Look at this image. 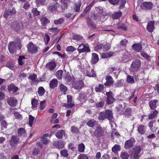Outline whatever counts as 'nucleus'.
<instances>
[{
    "label": "nucleus",
    "instance_id": "obj_1",
    "mask_svg": "<svg viewBox=\"0 0 159 159\" xmlns=\"http://www.w3.org/2000/svg\"><path fill=\"white\" fill-rule=\"evenodd\" d=\"M106 118L109 120L112 119V113L111 111L108 110L100 113L98 117L100 120H103Z\"/></svg>",
    "mask_w": 159,
    "mask_h": 159
},
{
    "label": "nucleus",
    "instance_id": "obj_2",
    "mask_svg": "<svg viewBox=\"0 0 159 159\" xmlns=\"http://www.w3.org/2000/svg\"><path fill=\"white\" fill-rule=\"evenodd\" d=\"M141 65V62L139 59H136L133 61L129 70L132 72L137 71L139 69Z\"/></svg>",
    "mask_w": 159,
    "mask_h": 159
},
{
    "label": "nucleus",
    "instance_id": "obj_3",
    "mask_svg": "<svg viewBox=\"0 0 159 159\" xmlns=\"http://www.w3.org/2000/svg\"><path fill=\"white\" fill-rule=\"evenodd\" d=\"M141 148L139 146H135L131 152V155L134 159H138L140 156V153L141 151Z\"/></svg>",
    "mask_w": 159,
    "mask_h": 159
},
{
    "label": "nucleus",
    "instance_id": "obj_4",
    "mask_svg": "<svg viewBox=\"0 0 159 159\" xmlns=\"http://www.w3.org/2000/svg\"><path fill=\"white\" fill-rule=\"evenodd\" d=\"M27 48L28 52L32 54L37 52L38 50V47L31 42L28 45Z\"/></svg>",
    "mask_w": 159,
    "mask_h": 159
},
{
    "label": "nucleus",
    "instance_id": "obj_5",
    "mask_svg": "<svg viewBox=\"0 0 159 159\" xmlns=\"http://www.w3.org/2000/svg\"><path fill=\"white\" fill-rule=\"evenodd\" d=\"M19 138L17 136L13 135L9 140V143L12 148L15 147L19 142Z\"/></svg>",
    "mask_w": 159,
    "mask_h": 159
},
{
    "label": "nucleus",
    "instance_id": "obj_6",
    "mask_svg": "<svg viewBox=\"0 0 159 159\" xmlns=\"http://www.w3.org/2000/svg\"><path fill=\"white\" fill-rule=\"evenodd\" d=\"M84 83L82 80L75 81L72 84V86L75 89L79 90L83 87Z\"/></svg>",
    "mask_w": 159,
    "mask_h": 159
},
{
    "label": "nucleus",
    "instance_id": "obj_7",
    "mask_svg": "<svg viewBox=\"0 0 159 159\" xmlns=\"http://www.w3.org/2000/svg\"><path fill=\"white\" fill-rule=\"evenodd\" d=\"M59 6L58 3L56 2L51 3L48 8V10L50 12H54L57 9Z\"/></svg>",
    "mask_w": 159,
    "mask_h": 159
},
{
    "label": "nucleus",
    "instance_id": "obj_8",
    "mask_svg": "<svg viewBox=\"0 0 159 159\" xmlns=\"http://www.w3.org/2000/svg\"><path fill=\"white\" fill-rule=\"evenodd\" d=\"M134 139H131L126 141L125 143L124 148L125 149H128L132 147L134 145Z\"/></svg>",
    "mask_w": 159,
    "mask_h": 159
},
{
    "label": "nucleus",
    "instance_id": "obj_9",
    "mask_svg": "<svg viewBox=\"0 0 159 159\" xmlns=\"http://www.w3.org/2000/svg\"><path fill=\"white\" fill-rule=\"evenodd\" d=\"M78 50L79 53L89 52L90 51L89 47L84 44H81L79 45Z\"/></svg>",
    "mask_w": 159,
    "mask_h": 159
},
{
    "label": "nucleus",
    "instance_id": "obj_10",
    "mask_svg": "<svg viewBox=\"0 0 159 159\" xmlns=\"http://www.w3.org/2000/svg\"><path fill=\"white\" fill-rule=\"evenodd\" d=\"M106 95L107 97V102L108 104H111L116 101V99L112 96L111 92H107Z\"/></svg>",
    "mask_w": 159,
    "mask_h": 159
},
{
    "label": "nucleus",
    "instance_id": "obj_11",
    "mask_svg": "<svg viewBox=\"0 0 159 159\" xmlns=\"http://www.w3.org/2000/svg\"><path fill=\"white\" fill-rule=\"evenodd\" d=\"M104 133V130L100 126L96 128L94 132L95 135L98 137L103 136Z\"/></svg>",
    "mask_w": 159,
    "mask_h": 159
},
{
    "label": "nucleus",
    "instance_id": "obj_12",
    "mask_svg": "<svg viewBox=\"0 0 159 159\" xmlns=\"http://www.w3.org/2000/svg\"><path fill=\"white\" fill-rule=\"evenodd\" d=\"M141 8L144 10L151 9L152 7V3L148 2H143L140 5Z\"/></svg>",
    "mask_w": 159,
    "mask_h": 159
},
{
    "label": "nucleus",
    "instance_id": "obj_13",
    "mask_svg": "<svg viewBox=\"0 0 159 159\" xmlns=\"http://www.w3.org/2000/svg\"><path fill=\"white\" fill-rule=\"evenodd\" d=\"M8 48L11 53H14L16 48V44L13 42H10L8 44Z\"/></svg>",
    "mask_w": 159,
    "mask_h": 159
},
{
    "label": "nucleus",
    "instance_id": "obj_14",
    "mask_svg": "<svg viewBox=\"0 0 159 159\" xmlns=\"http://www.w3.org/2000/svg\"><path fill=\"white\" fill-rule=\"evenodd\" d=\"M7 102L8 104L11 107L15 106L17 104V99L13 97L8 98L7 100Z\"/></svg>",
    "mask_w": 159,
    "mask_h": 159
},
{
    "label": "nucleus",
    "instance_id": "obj_15",
    "mask_svg": "<svg viewBox=\"0 0 159 159\" xmlns=\"http://www.w3.org/2000/svg\"><path fill=\"white\" fill-rule=\"evenodd\" d=\"M66 143L63 141H60L58 142H55L53 143V145L56 148L61 149L64 148V145Z\"/></svg>",
    "mask_w": 159,
    "mask_h": 159
},
{
    "label": "nucleus",
    "instance_id": "obj_16",
    "mask_svg": "<svg viewBox=\"0 0 159 159\" xmlns=\"http://www.w3.org/2000/svg\"><path fill=\"white\" fill-rule=\"evenodd\" d=\"M155 22L154 21H151L148 23L147 27V30L150 32H152L155 29L154 25Z\"/></svg>",
    "mask_w": 159,
    "mask_h": 159
},
{
    "label": "nucleus",
    "instance_id": "obj_17",
    "mask_svg": "<svg viewBox=\"0 0 159 159\" xmlns=\"http://www.w3.org/2000/svg\"><path fill=\"white\" fill-rule=\"evenodd\" d=\"M88 98V95L86 93L81 92L79 94L78 99L80 101L84 102Z\"/></svg>",
    "mask_w": 159,
    "mask_h": 159
},
{
    "label": "nucleus",
    "instance_id": "obj_18",
    "mask_svg": "<svg viewBox=\"0 0 159 159\" xmlns=\"http://www.w3.org/2000/svg\"><path fill=\"white\" fill-rule=\"evenodd\" d=\"M146 127L143 125H140L138 127L137 130L140 134H143L145 133L146 130Z\"/></svg>",
    "mask_w": 159,
    "mask_h": 159
},
{
    "label": "nucleus",
    "instance_id": "obj_19",
    "mask_svg": "<svg viewBox=\"0 0 159 159\" xmlns=\"http://www.w3.org/2000/svg\"><path fill=\"white\" fill-rule=\"evenodd\" d=\"M132 47L133 49L137 52H140L142 49V46L140 43L134 44Z\"/></svg>",
    "mask_w": 159,
    "mask_h": 159
},
{
    "label": "nucleus",
    "instance_id": "obj_20",
    "mask_svg": "<svg viewBox=\"0 0 159 159\" xmlns=\"http://www.w3.org/2000/svg\"><path fill=\"white\" fill-rule=\"evenodd\" d=\"M99 60L98 55L95 53H92V57L91 60V63L95 64L97 63Z\"/></svg>",
    "mask_w": 159,
    "mask_h": 159
},
{
    "label": "nucleus",
    "instance_id": "obj_21",
    "mask_svg": "<svg viewBox=\"0 0 159 159\" xmlns=\"http://www.w3.org/2000/svg\"><path fill=\"white\" fill-rule=\"evenodd\" d=\"M106 80V81L104 83V84L106 86H109L113 84L114 82L113 79L112 77L110 75L107 76Z\"/></svg>",
    "mask_w": 159,
    "mask_h": 159
},
{
    "label": "nucleus",
    "instance_id": "obj_22",
    "mask_svg": "<svg viewBox=\"0 0 159 159\" xmlns=\"http://www.w3.org/2000/svg\"><path fill=\"white\" fill-rule=\"evenodd\" d=\"M55 135L57 138L61 139L62 138L63 136L65 135V131L63 130H58L56 133Z\"/></svg>",
    "mask_w": 159,
    "mask_h": 159
},
{
    "label": "nucleus",
    "instance_id": "obj_23",
    "mask_svg": "<svg viewBox=\"0 0 159 159\" xmlns=\"http://www.w3.org/2000/svg\"><path fill=\"white\" fill-rule=\"evenodd\" d=\"M17 133L19 136H26L27 134L25 129L23 128H19L18 129Z\"/></svg>",
    "mask_w": 159,
    "mask_h": 159
},
{
    "label": "nucleus",
    "instance_id": "obj_24",
    "mask_svg": "<svg viewBox=\"0 0 159 159\" xmlns=\"http://www.w3.org/2000/svg\"><path fill=\"white\" fill-rule=\"evenodd\" d=\"M104 88L103 84H99L96 86L95 89L96 92H102L103 91Z\"/></svg>",
    "mask_w": 159,
    "mask_h": 159
},
{
    "label": "nucleus",
    "instance_id": "obj_25",
    "mask_svg": "<svg viewBox=\"0 0 159 159\" xmlns=\"http://www.w3.org/2000/svg\"><path fill=\"white\" fill-rule=\"evenodd\" d=\"M17 87L13 84H11L8 86V90L9 91H12L13 93L16 92L18 90Z\"/></svg>",
    "mask_w": 159,
    "mask_h": 159
},
{
    "label": "nucleus",
    "instance_id": "obj_26",
    "mask_svg": "<svg viewBox=\"0 0 159 159\" xmlns=\"http://www.w3.org/2000/svg\"><path fill=\"white\" fill-rule=\"evenodd\" d=\"M58 84V81L57 79H53L50 82L49 86L50 88L54 89L57 86Z\"/></svg>",
    "mask_w": 159,
    "mask_h": 159
},
{
    "label": "nucleus",
    "instance_id": "obj_27",
    "mask_svg": "<svg viewBox=\"0 0 159 159\" xmlns=\"http://www.w3.org/2000/svg\"><path fill=\"white\" fill-rule=\"evenodd\" d=\"M67 102L66 105L69 108L72 107L74 105L71 103L72 102V97L70 95H67Z\"/></svg>",
    "mask_w": 159,
    "mask_h": 159
},
{
    "label": "nucleus",
    "instance_id": "obj_28",
    "mask_svg": "<svg viewBox=\"0 0 159 159\" xmlns=\"http://www.w3.org/2000/svg\"><path fill=\"white\" fill-rule=\"evenodd\" d=\"M113 54L114 52H105L102 53V54L101 57L102 58H107L108 57H110L113 55Z\"/></svg>",
    "mask_w": 159,
    "mask_h": 159
},
{
    "label": "nucleus",
    "instance_id": "obj_29",
    "mask_svg": "<svg viewBox=\"0 0 159 159\" xmlns=\"http://www.w3.org/2000/svg\"><path fill=\"white\" fill-rule=\"evenodd\" d=\"M56 66V64L55 62H49L47 64L46 67L50 70H52L55 68Z\"/></svg>",
    "mask_w": 159,
    "mask_h": 159
},
{
    "label": "nucleus",
    "instance_id": "obj_30",
    "mask_svg": "<svg viewBox=\"0 0 159 159\" xmlns=\"http://www.w3.org/2000/svg\"><path fill=\"white\" fill-rule=\"evenodd\" d=\"M122 13L120 11L115 12L113 13L112 15L113 19H118L121 16Z\"/></svg>",
    "mask_w": 159,
    "mask_h": 159
},
{
    "label": "nucleus",
    "instance_id": "obj_31",
    "mask_svg": "<svg viewBox=\"0 0 159 159\" xmlns=\"http://www.w3.org/2000/svg\"><path fill=\"white\" fill-rule=\"evenodd\" d=\"M81 5V0H78V3L75 2L74 8V10L76 12L79 11L80 9Z\"/></svg>",
    "mask_w": 159,
    "mask_h": 159
},
{
    "label": "nucleus",
    "instance_id": "obj_32",
    "mask_svg": "<svg viewBox=\"0 0 159 159\" xmlns=\"http://www.w3.org/2000/svg\"><path fill=\"white\" fill-rule=\"evenodd\" d=\"M157 102L158 100H155L153 101H151L149 102V106L151 109H154L156 108V103Z\"/></svg>",
    "mask_w": 159,
    "mask_h": 159
},
{
    "label": "nucleus",
    "instance_id": "obj_33",
    "mask_svg": "<svg viewBox=\"0 0 159 159\" xmlns=\"http://www.w3.org/2000/svg\"><path fill=\"white\" fill-rule=\"evenodd\" d=\"M49 135V134H46L43 135L41 138L43 143L44 144H46L49 141V139L47 138V137Z\"/></svg>",
    "mask_w": 159,
    "mask_h": 159
},
{
    "label": "nucleus",
    "instance_id": "obj_34",
    "mask_svg": "<svg viewBox=\"0 0 159 159\" xmlns=\"http://www.w3.org/2000/svg\"><path fill=\"white\" fill-rule=\"evenodd\" d=\"M70 0H61V2L62 3L61 7L64 9L68 7V4L70 2Z\"/></svg>",
    "mask_w": 159,
    "mask_h": 159
},
{
    "label": "nucleus",
    "instance_id": "obj_35",
    "mask_svg": "<svg viewBox=\"0 0 159 159\" xmlns=\"http://www.w3.org/2000/svg\"><path fill=\"white\" fill-rule=\"evenodd\" d=\"M38 104V101L35 98L32 99L31 101L32 108V109H35L37 107Z\"/></svg>",
    "mask_w": 159,
    "mask_h": 159
},
{
    "label": "nucleus",
    "instance_id": "obj_36",
    "mask_svg": "<svg viewBox=\"0 0 159 159\" xmlns=\"http://www.w3.org/2000/svg\"><path fill=\"white\" fill-rule=\"evenodd\" d=\"M0 123L1 124V128L2 130L4 129L7 128L8 124L6 121L3 120L0 122Z\"/></svg>",
    "mask_w": 159,
    "mask_h": 159
},
{
    "label": "nucleus",
    "instance_id": "obj_37",
    "mask_svg": "<svg viewBox=\"0 0 159 159\" xmlns=\"http://www.w3.org/2000/svg\"><path fill=\"white\" fill-rule=\"evenodd\" d=\"M104 105V101L103 99H101L99 102H98L96 104V106L98 107H102Z\"/></svg>",
    "mask_w": 159,
    "mask_h": 159
},
{
    "label": "nucleus",
    "instance_id": "obj_38",
    "mask_svg": "<svg viewBox=\"0 0 159 159\" xmlns=\"http://www.w3.org/2000/svg\"><path fill=\"white\" fill-rule=\"evenodd\" d=\"M158 111L157 110H154L152 113L148 115V119L152 120L155 118L156 115L157 114Z\"/></svg>",
    "mask_w": 159,
    "mask_h": 159
},
{
    "label": "nucleus",
    "instance_id": "obj_39",
    "mask_svg": "<svg viewBox=\"0 0 159 159\" xmlns=\"http://www.w3.org/2000/svg\"><path fill=\"white\" fill-rule=\"evenodd\" d=\"M97 121L93 120H90L88 121L86 124L90 127H93L97 124Z\"/></svg>",
    "mask_w": 159,
    "mask_h": 159
},
{
    "label": "nucleus",
    "instance_id": "obj_40",
    "mask_svg": "<svg viewBox=\"0 0 159 159\" xmlns=\"http://www.w3.org/2000/svg\"><path fill=\"white\" fill-rule=\"evenodd\" d=\"M45 90L42 87H39L38 89V92L39 96H41L44 94Z\"/></svg>",
    "mask_w": 159,
    "mask_h": 159
},
{
    "label": "nucleus",
    "instance_id": "obj_41",
    "mask_svg": "<svg viewBox=\"0 0 159 159\" xmlns=\"http://www.w3.org/2000/svg\"><path fill=\"white\" fill-rule=\"evenodd\" d=\"M59 88L60 90L63 93L66 92L67 90V87L62 84H60Z\"/></svg>",
    "mask_w": 159,
    "mask_h": 159
},
{
    "label": "nucleus",
    "instance_id": "obj_42",
    "mask_svg": "<svg viewBox=\"0 0 159 159\" xmlns=\"http://www.w3.org/2000/svg\"><path fill=\"white\" fill-rule=\"evenodd\" d=\"M86 75L90 77H94L95 76V74L93 69H91L90 72L87 71L86 73Z\"/></svg>",
    "mask_w": 159,
    "mask_h": 159
},
{
    "label": "nucleus",
    "instance_id": "obj_43",
    "mask_svg": "<svg viewBox=\"0 0 159 159\" xmlns=\"http://www.w3.org/2000/svg\"><path fill=\"white\" fill-rule=\"evenodd\" d=\"M120 150V146L117 144H116L112 149V150L113 152L116 153L118 151Z\"/></svg>",
    "mask_w": 159,
    "mask_h": 159
},
{
    "label": "nucleus",
    "instance_id": "obj_44",
    "mask_svg": "<svg viewBox=\"0 0 159 159\" xmlns=\"http://www.w3.org/2000/svg\"><path fill=\"white\" fill-rule=\"evenodd\" d=\"M41 24L44 25H46L49 21L48 19L45 17H43L40 19Z\"/></svg>",
    "mask_w": 159,
    "mask_h": 159
},
{
    "label": "nucleus",
    "instance_id": "obj_45",
    "mask_svg": "<svg viewBox=\"0 0 159 159\" xmlns=\"http://www.w3.org/2000/svg\"><path fill=\"white\" fill-rule=\"evenodd\" d=\"M46 0H36V3L38 6H39L40 5H44Z\"/></svg>",
    "mask_w": 159,
    "mask_h": 159
},
{
    "label": "nucleus",
    "instance_id": "obj_46",
    "mask_svg": "<svg viewBox=\"0 0 159 159\" xmlns=\"http://www.w3.org/2000/svg\"><path fill=\"white\" fill-rule=\"evenodd\" d=\"M14 116L16 119L21 120L22 119V116L19 112H14Z\"/></svg>",
    "mask_w": 159,
    "mask_h": 159
},
{
    "label": "nucleus",
    "instance_id": "obj_47",
    "mask_svg": "<svg viewBox=\"0 0 159 159\" xmlns=\"http://www.w3.org/2000/svg\"><path fill=\"white\" fill-rule=\"evenodd\" d=\"M127 81L128 83H129L133 84L134 82V78L130 75L127 76Z\"/></svg>",
    "mask_w": 159,
    "mask_h": 159
},
{
    "label": "nucleus",
    "instance_id": "obj_48",
    "mask_svg": "<svg viewBox=\"0 0 159 159\" xmlns=\"http://www.w3.org/2000/svg\"><path fill=\"white\" fill-rule=\"evenodd\" d=\"M34 120V117H33L31 115L29 116V121L28 123L30 126L31 127L32 126Z\"/></svg>",
    "mask_w": 159,
    "mask_h": 159
},
{
    "label": "nucleus",
    "instance_id": "obj_49",
    "mask_svg": "<svg viewBox=\"0 0 159 159\" xmlns=\"http://www.w3.org/2000/svg\"><path fill=\"white\" fill-rule=\"evenodd\" d=\"M83 39V36H80L78 34L72 36V39H73L76 40L77 41L82 40Z\"/></svg>",
    "mask_w": 159,
    "mask_h": 159
},
{
    "label": "nucleus",
    "instance_id": "obj_50",
    "mask_svg": "<svg viewBox=\"0 0 159 159\" xmlns=\"http://www.w3.org/2000/svg\"><path fill=\"white\" fill-rule=\"evenodd\" d=\"M63 71L62 70L57 71L56 73V76L58 79L61 80L62 77Z\"/></svg>",
    "mask_w": 159,
    "mask_h": 159
},
{
    "label": "nucleus",
    "instance_id": "obj_51",
    "mask_svg": "<svg viewBox=\"0 0 159 159\" xmlns=\"http://www.w3.org/2000/svg\"><path fill=\"white\" fill-rule=\"evenodd\" d=\"M60 153L61 156L67 157L68 156V151L66 149H63L61 151Z\"/></svg>",
    "mask_w": 159,
    "mask_h": 159
},
{
    "label": "nucleus",
    "instance_id": "obj_52",
    "mask_svg": "<svg viewBox=\"0 0 159 159\" xmlns=\"http://www.w3.org/2000/svg\"><path fill=\"white\" fill-rule=\"evenodd\" d=\"M31 11L34 16H38L40 14L39 11H38L36 8H33Z\"/></svg>",
    "mask_w": 159,
    "mask_h": 159
},
{
    "label": "nucleus",
    "instance_id": "obj_53",
    "mask_svg": "<svg viewBox=\"0 0 159 159\" xmlns=\"http://www.w3.org/2000/svg\"><path fill=\"white\" fill-rule=\"evenodd\" d=\"M84 145L83 143H81L78 146V150L80 152H84Z\"/></svg>",
    "mask_w": 159,
    "mask_h": 159
},
{
    "label": "nucleus",
    "instance_id": "obj_54",
    "mask_svg": "<svg viewBox=\"0 0 159 159\" xmlns=\"http://www.w3.org/2000/svg\"><path fill=\"white\" fill-rule=\"evenodd\" d=\"M46 101L44 100L40 102L39 108L41 110H43L45 108L46 106Z\"/></svg>",
    "mask_w": 159,
    "mask_h": 159
},
{
    "label": "nucleus",
    "instance_id": "obj_55",
    "mask_svg": "<svg viewBox=\"0 0 159 159\" xmlns=\"http://www.w3.org/2000/svg\"><path fill=\"white\" fill-rule=\"evenodd\" d=\"M64 20L63 18H60L58 20H54V23L56 25L60 24L63 22Z\"/></svg>",
    "mask_w": 159,
    "mask_h": 159
},
{
    "label": "nucleus",
    "instance_id": "obj_56",
    "mask_svg": "<svg viewBox=\"0 0 159 159\" xmlns=\"http://www.w3.org/2000/svg\"><path fill=\"white\" fill-rule=\"evenodd\" d=\"M129 155L126 152H122L121 154V157L122 159H128Z\"/></svg>",
    "mask_w": 159,
    "mask_h": 159
},
{
    "label": "nucleus",
    "instance_id": "obj_57",
    "mask_svg": "<svg viewBox=\"0 0 159 159\" xmlns=\"http://www.w3.org/2000/svg\"><path fill=\"white\" fill-rule=\"evenodd\" d=\"M75 50V48L72 46H68L66 48V51L68 52H73Z\"/></svg>",
    "mask_w": 159,
    "mask_h": 159
},
{
    "label": "nucleus",
    "instance_id": "obj_58",
    "mask_svg": "<svg viewBox=\"0 0 159 159\" xmlns=\"http://www.w3.org/2000/svg\"><path fill=\"white\" fill-rule=\"evenodd\" d=\"M110 44H106L103 45V50L104 51H107L110 49Z\"/></svg>",
    "mask_w": 159,
    "mask_h": 159
},
{
    "label": "nucleus",
    "instance_id": "obj_59",
    "mask_svg": "<svg viewBox=\"0 0 159 159\" xmlns=\"http://www.w3.org/2000/svg\"><path fill=\"white\" fill-rule=\"evenodd\" d=\"M24 56H20L19 57L18 60V63L20 65H21L24 64V61L23 60L25 59Z\"/></svg>",
    "mask_w": 159,
    "mask_h": 159
},
{
    "label": "nucleus",
    "instance_id": "obj_60",
    "mask_svg": "<svg viewBox=\"0 0 159 159\" xmlns=\"http://www.w3.org/2000/svg\"><path fill=\"white\" fill-rule=\"evenodd\" d=\"M78 159H89V157L87 155L81 154L78 156Z\"/></svg>",
    "mask_w": 159,
    "mask_h": 159
},
{
    "label": "nucleus",
    "instance_id": "obj_61",
    "mask_svg": "<svg viewBox=\"0 0 159 159\" xmlns=\"http://www.w3.org/2000/svg\"><path fill=\"white\" fill-rule=\"evenodd\" d=\"M111 137L112 139L115 138H119L120 135L119 133L117 132H113L111 134Z\"/></svg>",
    "mask_w": 159,
    "mask_h": 159
},
{
    "label": "nucleus",
    "instance_id": "obj_62",
    "mask_svg": "<svg viewBox=\"0 0 159 159\" xmlns=\"http://www.w3.org/2000/svg\"><path fill=\"white\" fill-rule=\"evenodd\" d=\"M39 149L36 148H34L32 152V154L34 156H36L39 153Z\"/></svg>",
    "mask_w": 159,
    "mask_h": 159
},
{
    "label": "nucleus",
    "instance_id": "obj_63",
    "mask_svg": "<svg viewBox=\"0 0 159 159\" xmlns=\"http://www.w3.org/2000/svg\"><path fill=\"white\" fill-rule=\"evenodd\" d=\"M141 55L143 57L146 58L148 60H149L150 59V57L148 56L147 54L145 53L144 52H141L140 53Z\"/></svg>",
    "mask_w": 159,
    "mask_h": 159
},
{
    "label": "nucleus",
    "instance_id": "obj_64",
    "mask_svg": "<svg viewBox=\"0 0 159 159\" xmlns=\"http://www.w3.org/2000/svg\"><path fill=\"white\" fill-rule=\"evenodd\" d=\"M71 131L73 133H77L79 132V129L76 127L73 126L71 127Z\"/></svg>",
    "mask_w": 159,
    "mask_h": 159
}]
</instances>
